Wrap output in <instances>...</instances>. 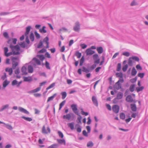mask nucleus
<instances>
[{
    "label": "nucleus",
    "mask_w": 148,
    "mask_h": 148,
    "mask_svg": "<svg viewBox=\"0 0 148 148\" xmlns=\"http://www.w3.org/2000/svg\"><path fill=\"white\" fill-rule=\"evenodd\" d=\"M72 110L73 112L77 115H78L79 113L77 111V106L76 104H73L71 106Z\"/></svg>",
    "instance_id": "nucleus-5"
},
{
    "label": "nucleus",
    "mask_w": 148,
    "mask_h": 148,
    "mask_svg": "<svg viewBox=\"0 0 148 148\" xmlns=\"http://www.w3.org/2000/svg\"><path fill=\"white\" fill-rule=\"evenodd\" d=\"M43 46V42L42 41H40L39 44L37 45V47L38 48H40Z\"/></svg>",
    "instance_id": "nucleus-53"
},
{
    "label": "nucleus",
    "mask_w": 148,
    "mask_h": 148,
    "mask_svg": "<svg viewBox=\"0 0 148 148\" xmlns=\"http://www.w3.org/2000/svg\"><path fill=\"white\" fill-rule=\"evenodd\" d=\"M92 101L94 105L97 107L98 105V102L96 97L95 96L92 97Z\"/></svg>",
    "instance_id": "nucleus-11"
},
{
    "label": "nucleus",
    "mask_w": 148,
    "mask_h": 148,
    "mask_svg": "<svg viewBox=\"0 0 148 148\" xmlns=\"http://www.w3.org/2000/svg\"><path fill=\"white\" fill-rule=\"evenodd\" d=\"M34 33L37 39H39L40 38V35L37 32V31H35Z\"/></svg>",
    "instance_id": "nucleus-48"
},
{
    "label": "nucleus",
    "mask_w": 148,
    "mask_h": 148,
    "mask_svg": "<svg viewBox=\"0 0 148 148\" xmlns=\"http://www.w3.org/2000/svg\"><path fill=\"white\" fill-rule=\"evenodd\" d=\"M61 94L62 95V99H64L66 96L67 94L66 92H62L61 93Z\"/></svg>",
    "instance_id": "nucleus-35"
},
{
    "label": "nucleus",
    "mask_w": 148,
    "mask_h": 148,
    "mask_svg": "<svg viewBox=\"0 0 148 148\" xmlns=\"http://www.w3.org/2000/svg\"><path fill=\"white\" fill-rule=\"evenodd\" d=\"M10 47L11 48L12 51H15L14 50H16L17 51V52H19L20 47L18 45L15 46H13L11 44L10 45Z\"/></svg>",
    "instance_id": "nucleus-4"
},
{
    "label": "nucleus",
    "mask_w": 148,
    "mask_h": 148,
    "mask_svg": "<svg viewBox=\"0 0 148 148\" xmlns=\"http://www.w3.org/2000/svg\"><path fill=\"white\" fill-rule=\"evenodd\" d=\"M6 72H8L9 73V75H12V68H7L5 69Z\"/></svg>",
    "instance_id": "nucleus-25"
},
{
    "label": "nucleus",
    "mask_w": 148,
    "mask_h": 148,
    "mask_svg": "<svg viewBox=\"0 0 148 148\" xmlns=\"http://www.w3.org/2000/svg\"><path fill=\"white\" fill-rule=\"evenodd\" d=\"M45 66L47 69H50L51 68L49 66V63L47 61L45 62Z\"/></svg>",
    "instance_id": "nucleus-55"
},
{
    "label": "nucleus",
    "mask_w": 148,
    "mask_h": 148,
    "mask_svg": "<svg viewBox=\"0 0 148 148\" xmlns=\"http://www.w3.org/2000/svg\"><path fill=\"white\" fill-rule=\"evenodd\" d=\"M97 66V64L95 63L92 65V66H91L89 70H90V71L95 69Z\"/></svg>",
    "instance_id": "nucleus-50"
},
{
    "label": "nucleus",
    "mask_w": 148,
    "mask_h": 148,
    "mask_svg": "<svg viewBox=\"0 0 148 148\" xmlns=\"http://www.w3.org/2000/svg\"><path fill=\"white\" fill-rule=\"evenodd\" d=\"M34 59L35 60L36 62V64L38 65H40L41 62L38 59H37L36 58H34Z\"/></svg>",
    "instance_id": "nucleus-58"
},
{
    "label": "nucleus",
    "mask_w": 148,
    "mask_h": 148,
    "mask_svg": "<svg viewBox=\"0 0 148 148\" xmlns=\"http://www.w3.org/2000/svg\"><path fill=\"white\" fill-rule=\"evenodd\" d=\"M123 95V93L122 92H119L117 94V97L119 99H121L122 98Z\"/></svg>",
    "instance_id": "nucleus-27"
},
{
    "label": "nucleus",
    "mask_w": 148,
    "mask_h": 148,
    "mask_svg": "<svg viewBox=\"0 0 148 148\" xmlns=\"http://www.w3.org/2000/svg\"><path fill=\"white\" fill-rule=\"evenodd\" d=\"M130 106L131 109L132 111L133 112H136V111L137 108L136 106V105L135 104H131L130 105Z\"/></svg>",
    "instance_id": "nucleus-14"
},
{
    "label": "nucleus",
    "mask_w": 148,
    "mask_h": 148,
    "mask_svg": "<svg viewBox=\"0 0 148 148\" xmlns=\"http://www.w3.org/2000/svg\"><path fill=\"white\" fill-rule=\"evenodd\" d=\"M20 53V52H16L15 51H12V52L7 53L5 55L6 57H8L12 55H18Z\"/></svg>",
    "instance_id": "nucleus-8"
},
{
    "label": "nucleus",
    "mask_w": 148,
    "mask_h": 148,
    "mask_svg": "<svg viewBox=\"0 0 148 148\" xmlns=\"http://www.w3.org/2000/svg\"><path fill=\"white\" fill-rule=\"evenodd\" d=\"M116 74L117 77H120V78L123 77V73L121 72L119 73H116Z\"/></svg>",
    "instance_id": "nucleus-46"
},
{
    "label": "nucleus",
    "mask_w": 148,
    "mask_h": 148,
    "mask_svg": "<svg viewBox=\"0 0 148 148\" xmlns=\"http://www.w3.org/2000/svg\"><path fill=\"white\" fill-rule=\"evenodd\" d=\"M18 110L20 111L21 112H23L26 114H29V112L27 110H26L25 109H24V108L22 107H19L18 108Z\"/></svg>",
    "instance_id": "nucleus-13"
},
{
    "label": "nucleus",
    "mask_w": 148,
    "mask_h": 148,
    "mask_svg": "<svg viewBox=\"0 0 148 148\" xmlns=\"http://www.w3.org/2000/svg\"><path fill=\"white\" fill-rule=\"evenodd\" d=\"M17 82H18L16 80H14L12 82V85L13 86H14L16 85L17 86Z\"/></svg>",
    "instance_id": "nucleus-57"
},
{
    "label": "nucleus",
    "mask_w": 148,
    "mask_h": 148,
    "mask_svg": "<svg viewBox=\"0 0 148 148\" xmlns=\"http://www.w3.org/2000/svg\"><path fill=\"white\" fill-rule=\"evenodd\" d=\"M84 56H82L81 58L80 59V64H79V65L80 66H82L83 64V63L84 62Z\"/></svg>",
    "instance_id": "nucleus-37"
},
{
    "label": "nucleus",
    "mask_w": 148,
    "mask_h": 148,
    "mask_svg": "<svg viewBox=\"0 0 148 148\" xmlns=\"http://www.w3.org/2000/svg\"><path fill=\"white\" fill-rule=\"evenodd\" d=\"M78 116L77 117V122L78 123H79L80 124L82 123V122L81 121V119H82V117L79 114V113L78 114Z\"/></svg>",
    "instance_id": "nucleus-26"
},
{
    "label": "nucleus",
    "mask_w": 148,
    "mask_h": 148,
    "mask_svg": "<svg viewBox=\"0 0 148 148\" xmlns=\"http://www.w3.org/2000/svg\"><path fill=\"white\" fill-rule=\"evenodd\" d=\"M82 71L86 73H88L90 71V70H89V68L88 69L84 66L82 67Z\"/></svg>",
    "instance_id": "nucleus-32"
},
{
    "label": "nucleus",
    "mask_w": 148,
    "mask_h": 148,
    "mask_svg": "<svg viewBox=\"0 0 148 148\" xmlns=\"http://www.w3.org/2000/svg\"><path fill=\"white\" fill-rule=\"evenodd\" d=\"M28 70L29 73H32L33 71V68L32 66L29 65L28 67Z\"/></svg>",
    "instance_id": "nucleus-20"
},
{
    "label": "nucleus",
    "mask_w": 148,
    "mask_h": 148,
    "mask_svg": "<svg viewBox=\"0 0 148 148\" xmlns=\"http://www.w3.org/2000/svg\"><path fill=\"white\" fill-rule=\"evenodd\" d=\"M31 28V27L30 26H27L26 28V31L25 34V36H27V35H28V34H29V32H30V29Z\"/></svg>",
    "instance_id": "nucleus-17"
},
{
    "label": "nucleus",
    "mask_w": 148,
    "mask_h": 148,
    "mask_svg": "<svg viewBox=\"0 0 148 148\" xmlns=\"http://www.w3.org/2000/svg\"><path fill=\"white\" fill-rule=\"evenodd\" d=\"M75 55L78 58H79L81 56L82 54L79 51H77L75 52Z\"/></svg>",
    "instance_id": "nucleus-38"
},
{
    "label": "nucleus",
    "mask_w": 148,
    "mask_h": 148,
    "mask_svg": "<svg viewBox=\"0 0 148 148\" xmlns=\"http://www.w3.org/2000/svg\"><path fill=\"white\" fill-rule=\"evenodd\" d=\"M138 5V3L135 0H133L131 3L130 5L131 6L136 5Z\"/></svg>",
    "instance_id": "nucleus-41"
},
{
    "label": "nucleus",
    "mask_w": 148,
    "mask_h": 148,
    "mask_svg": "<svg viewBox=\"0 0 148 148\" xmlns=\"http://www.w3.org/2000/svg\"><path fill=\"white\" fill-rule=\"evenodd\" d=\"M68 125L72 130H73L74 129V123L73 122L68 123Z\"/></svg>",
    "instance_id": "nucleus-36"
},
{
    "label": "nucleus",
    "mask_w": 148,
    "mask_h": 148,
    "mask_svg": "<svg viewBox=\"0 0 148 148\" xmlns=\"http://www.w3.org/2000/svg\"><path fill=\"white\" fill-rule=\"evenodd\" d=\"M88 133L85 130H84L82 132L83 134L86 137H88Z\"/></svg>",
    "instance_id": "nucleus-60"
},
{
    "label": "nucleus",
    "mask_w": 148,
    "mask_h": 148,
    "mask_svg": "<svg viewBox=\"0 0 148 148\" xmlns=\"http://www.w3.org/2000/svg\"><path fill=\"white\" fill-rule=\"evenodd\" d=\"M144 88V87L143 86L140 87H137L136 88V90H137L138 92H139L140 91H142Z\"/></svg>",
    "instance_id": "nucleus-42"
},
{
    "label": "nucleus",
    "mask_w": 148,
    "mask_h": 148,
    "mask_svg": "<svg viewBox=\"0 0 148 148\" xmlns=\"http://www.w3.org/2000/svg\"><path fill=\"white\" fill-rule=\"evenodd\" d=\"M121 69V64L120 63H118L117 66L116 70L117 71H119Z\"/></svg>",
    "instance_id": "nucleus-45"
},
{
    "label": "nucleus",
    "mask_w": 148,
    "mask_h": 148,
    "mask_svg": "<svg viewBox=\"0 0 148 148\" xmlns=\"http://www.w3.org/2000/svg\"><path fill=\"white\" fill-rule=\"evenodd\" d=\"M42 132L43 134H47L48 133L45 129V127L44 125L42 127Z\"/></svg>",
    "instance_id": "nucleus-49"
},
{
    "label": "nucleus",
    "mask_w": 148,
    "mask_h": 148,
    "mask_svg": "<svg viewBox=\"0 0 148 148\" xmlns=\"http://www.w3.org/2000/svg\"><path fill=\"white\" fill-rule=\"evenodd\" d=\"M93 58L94 60V62L97 64H98L100 63V60L99 58L98 55L97 54H94L93 56Z\"/></svg>",
    "instance_id": "nucleus-2"
},
{
    "label": "nucleus",
    "mask_w": 148,
    "mask_h": 148,
    "mask_svg": "<svg viewBox=\"0 0 148 148\" xmlns=\"http://www.w3.org/2000/svg\"><path fill=\"white\" fill-rule=\"evenodd\" d=\"M21 118L28 121H31L32 120V119L30 117H27L24 116H22Z\"/></svg>",
    "instance_id": "nucleus-34"
},
{
    "label": "nucleus",
    "mask_w": 148,
    "mask_h": 148,
    "mask_svg": "<svg viewBox=\"0 0 148 148\" xmlns=\"http://www.w3.org/2000/svg\"><path fill=\"white\" fill-rule=\"evenodd\" d=\"M75 127H77V131L80 133L81 132V128L80 126L78 124H76L75 126Z\"/></svg>",
    "instance_id": "nucleus-30"
},
{
    "label": "nucleus",
    "mask_w": 148,
    "mask_h": 148,
    "mask_svg": "<svg viewBox=\"0 0 148 148\" xmlns=\"http://www.w3.org/2000/svg\"><path fill=\"white\" fill-rule=\"evenodd\" d=\"M137 73V71L136 70L134 67H133L132 69L131 74L132 76H135Z\"/></svg>",
    "instance_id": "nucleus-23"
},
{
    "label": "nucleus",
    "mask_w": 148,
    "mask_h": 148,
    "mask_svg": "<svg viewBox=\"0 0 148 148\" xmlns=\"http://www.w3.org/2000/svg\"><path fill=\"white\" fill-rule=\"evenodd\" d=\"M57 94L55 93L53 95L48 98L47 100V102H48L51 101H52L53 100L54 98L56 96Z\"/></svg>",
    "instance_id": "nucleus-22"
},
{
    "label": "nucleus",
    "mask_w": 148,
    "mask_h": 148,
    "mask_svg": "<svg viewBox=\"0 0 148 148\" xmlns=\"http://www.w3.org/2000/svg\"><path fill=\"white\" fill-rule=\"evenodd\" d=\"M132 60H134L137 62H139V58L137 56H133L131 57Z\"/></svg>",
    "instance_id": "nucleus-51"
},
{
    "label": "nucleus",
    "mask_w": 148,
    "mask_h": 148,
    "mask_svg": "<svg viewBox=\"0 0 148 148\" xmlns=\"http://www.w3.org/2000/svg\"><path fill=\"white\" fill-rule=\"evenodd\" d=\"M128 66L127 64H125L124 66L122 68V70L124 72H125L127 70L128 68Z\"/></svg>",
    "instance_id": "nucleus-52"
},
{
    "label": "nucleus",
    "mask_w": 148,
    "mask_h": 148,
    "mask_svg": "<svg viewBox=\"0 0 148 148\" xmlns=\"http://www.w3.org/2000/svg\"><path fill=\"white\" fill-rule=\"evenodd\" d=\"M132 60L131 57H130L128 60V64L130 66H132L133 65Z\"/></svg>",
    "instance_id": "nucleus-33"
},
{
    "label": "nucleus",
    "mask_w": 148,
    "mask_h": 148,
    "mask_svg": "<svg viewBox=\"0 0 148 148\" xmlns=\"http://www.w3.org/2000/svg\"><path fill=\"white\" fill-rule=\"evenodd\" d=\"M126 101L127 102L130 103L134 102L135 103L136 102L133 99L132 96L130 95L127 96L126 98Z\"/></svg>",
    "instance_id": "nucleus-7"
},
{
    "label": "nucleus",
    "mask_w": 148,
    "mask_h": 148,
    "mask_svg": "<svg viewBox=\"0 0 148 148\" xmlns=\"http://www.w3.org/2000/svg\"><path fill=\"white\" fill-rule=\"evenodd\" d=\"M73 29L75 32H79V31L80 29V24L78 21H77L75 22Z\"/></svg>",
    "instance_id": "nucleus-3"
},
{
    "label": "nucleus",
    "mask_w": 148,
    "mask_h": 148,
    "mask_svg": "<svg viewBox=\"0 0 148 148\" xmlns=\"http://www.w3.org/2000/svg\"><path fill=\"white\" fill-rule=\"evenodd\" d=\"M9 105L6 104L2 106L1 108L0 109V112H2L4 110L8 108H9Z\"/></svg>",
    "instance_id": "nucleus-19"
},
{
    "label": "nucleus",
    "mask_w": 148,
    "mask_h": 148,
    "mask_svg": "<svg viewBox=\"0 0 148 148\" xmlns=\"http://www.w3.org/2000/svg\"><path fill=\"white\" fill-rule=\"evenodd\" d=\"M24 81L25 82H30L32 80L31 77H24Z\"/></svg>",
    "instance_id": "nucleus-24"
},
{
    "label": "nucleus",
    "mask_w": 148,
    "mask_h": 148,
    "mask_svg": "<svg viewBox=\"0 0 148 148\" xmlns=\"http://www.w3.org/2000/svg\"><path fill=\"white\" fill-rule=\"evenodd\" d=\"M137 80V77H136L134 78L131 79L130 81L132 83H134L136 82Z\"/></svg>",
    "instance_id": "nucleus-61"
},
{
    "label": "nucleus",
    "mask_w": 148,
    "mask_h": 148,
    "mask_svg": "<svg viewBox=\"0 0 148 148\" xmlns=\"http://www.w3.org/2000/svg\"><path fill=\"white\" fill-rule=\"evenodd\" d=\"M145 75V73H140L138 74V76L140 77L141 78L143 77Z\"/></svg>",
    "instance_id": "nucleus-62"
},
{
    "label": "nucleus",
    "mask_w": 148,
    "mask_h": 148,
    "mask_svg": "<svg viewBox=\"0 0 148 148\" xmlns=\"http://www.w3.org/2000/svg\"><path fill=\"white\" fill-rule=\"evenodd\" d=\"M27 68L25 66H23L21 69V72L23 73V75H26L27 74V73L26 72Z\"/></svg>",
    "instance_id": "nucleus-15"
},
{
    "label": "nucleus",
    "mask_w": 148,
    "mask_h": 148,
    "mask_svg": "<svg viewBox=\"0 0 148 148\" xmlns=\"http://www.w3.org/2000/svg\"><path fill=\"white\" fill-rule=\"evenodd\" d=\"M120 117L121 119L124 120L125 117V114L123 113H121L120 114Z\"/></svg>",
    "instance_id": "nucleus-39"
},
{
    "label": "nucleus",
    "mask_w": 148,
    "mask_h": 148,
    "mask_svg": "<svg viewBox=\"0 0 148 148\" xmlns=\"http://www.w3.org/2000/svg\"><path fill=\"white\" fill-rule=\"evenodd\" d=\"M86 52L87 56H91L95 53V51L92 50L89 48L87 49L86 51Z\"/></svg>",
    "instance_id": "nucleus-9"
},
{
    "label": "nucleus",
    "mask_w": 148,
    "mask_h": 148,
    "mask_svg": "<svg viewBox=\"0 0 148 148\" xmlns=\"http://www.w3.org/2000/svg\"><path fill=\"white\" fill-rule=\"evenodd\" d=\"M135 87V85L134 84H131L129 88V90L131 92H133L134 90V88Z\"/></svg>",
    "instance_id": "nucleus-31"
},
{
    "label": "nucleus",
    "mask_w": 148,
    "mask_h": 148,
    "mask_svg": "<svg viewBox=\"0 0 148 148\" xmlns=\"http://www.w3.org/2000/svg\"><path fill=\"white\" fill-rule=\"evenodd\" d=\"M49 37L47 36H46L43 39V42H45L46 43H49Z\"/></svg>",
    "instance_id": "nucleus-56"
},
{
    "label": "nucleus",
    "mask_w": 148,
    "mask_h": 148,
    "mask_svg": "<svg viewBox=\"0 0 148 148\" xmlns=\"http://www.w3.org/2000/svg\"><path fill=\"white\" fill-rule=\"evenodd\" d=\"M57 140L58 143L61 144H64L65 145H66V141L64 139H57Z\"/></svg>",
    "instance_id": "nucleus-18"
},
{
    "label": "nucleus",
    "mask_w": 148,
    "mask_h": 148,
    "mask_svg": "<svg viewBox=\"0 0 148 148\" xmlns=\"http://www.w3.org/2000/svg\"><path fill=\"white\" fill-rule=\"evenodd\" d=\"M46 28L45 26H43L42 27V29H39L40 32L41 33H46L47 32V31L45 29Z\"/></svg>",
    "instance_id": "nucleus-43"
},
{
    "label": "nucleus",
    "mask_w": 148,
    "mask_h": 148,
    "mask_svg": "<svg viewBox=\"0 0 148 148\" xmlns=\"http://www.w3.org/2000/svg\"><path fill=\"white\" fill-rule=\"evenodd\" d=\"M66 101L64 100L61 103H60L59 105V110H60L62 107L66 103Z\"/></svg>",
    "instance_id": "nucleus-29"
},
{
    "label": "nucleus",
    "mask_w": 148,
    "mask_h": 148,
    "mask_svg": "<svg viewBox=\"0 0 148 148\" xmlns=\"http://www.w3.org/2000/svg\"><path fill=\"white\" fill-rule=\"evenodd\" d=\"M55 85V83H53L52 84H51L46 89L47 90L51 88H53L54 87Z\"/></svg>",
    "instance_id": "nucleus-47"
},
{
    "label": "nucleus",
    "mask_w": 148,
    "mask_h": 148,
    "mask_svg": "<svg viewBox=\"0 0 148 148\" xmlns=\"http://www.w3.org/2000/svg\"><path fill=\"white\" fill-rule=\"evenodd\" d=\"M5 125V127L8 129L10 130H11L12 129V127L10 125L6 124Z\"/></svg>",
    "instance_id": "nucleus-54"
},
{
    "label": "nucleus",
    "mask_w": 148,
    "mask_h": 148,
    "mask_svg": "<svg viewBox=\"0 0 148 148\" xmlns=\"http://www.w3.org/2000/svg\"><path fill=\"white\" fill-rule=\"evenodd\" d=\"M118 99H118L117 97L116 98H115L113 100V103L114 104L117 103L118 102Z\"/></svg>",
    "instance_id": "nucleus-63"
},
{
    "label": "nucleus",
    "mask_w": 148,
    "mask_h": 148,
    "mask_svg": "<svg viewBox=\"0 0 148 148\" xmlns=\"http://www.w3.org/2000/svg\"><path fill=\"white\" fill-rule=\"evenodd\" d=\"M29 38L31 40L32 42L34 41V36L33 33L31 32L29 36Z\"/></svg>",
    "instance_id": "nucleus-28"
},
{
    "label": "nucleus",
    "mask_w": 148,
    "mask_h": 148,
    "mask_svg": "<svg viewBox=\"0 0 148 148\" xmlns=\"http://www.w3.org/2000/svg\"><path fill=\"white\" fill-rule=\"evenodd\" d=\"M123 55L127 57H128L130 56V53L129 52H125L123 53Z\"/></svg>",
    "instance_id": "nucleus-64"
},
{
    "label": "nucleus",
    "mask_w": 148,
    "mask_h": 148,
    "mask_svg": "<svg viewBox=\"0 0 148 148\" xmlns=\"http://www.w3.org/2000/svg\"><path fill=\"white\" fill-rule=\"evenodd\" d=\"M11 58L12 61V68L13 69H15L16 67L18 65V63L15 60H18L19 59L18 57H11Z\"/></svg>",
    "instance_id": "nucleus-1"
},
{
    "label": "nucleus",
    "mask_w": 148,
    "mask_h": 148,
    "mask_svg": "<svg viewBox=\"0 0 148 148\" xmlns=\"http://www.w3.org/2000/svg\"><path fill=\"white\" fill-rule=\"evenodd\" d=\"M9 82L7 81V80H5L3 83V86L4 88H5L9 84Z\"/></svg>",
    "instance_id": "nucleus-44"
},
{
    "label": "nucleus",
    "mask_w": 148,
    "mask_h": 148,
    "mask_svg": "<svg viewBox=\"0 0 148 148\" xmlns=\"http://www.w3.org/2000/svg\"><path fill=\"white\" fill-rule=\"evenodd\" d=\"M120 108L119 106L117 105H114L112 107L113 111L116 114L118 113L119 111Z\"/></svg>",
    "instance_id": "nucleus-6"
},
{
    "label": "nucleus",
    "mask_w": 148,
    "mask_h": 148,
    "mask_svg": "<svg viewBox=\"0 0 148 148\" xmlns=\"http://www.w3.org/2000/svg\"><path fill=\"white\" fill-rule=\"evenodd\" d=\"M96 49L98 53L99 54L102 53L103 51V48L101 47H97Z\"/></svg>",
    "instance_id": "nucleus-16"
},
{
    "label": "nucleus",
    "mask_w": 148,
    "mask_h": 148,
    "mask_svg": "<svg viewBox=\"0 0 148 148\" xmlns=\"http://www.w3.org/2000/svg\"><path fill=\"white\" fill-rule=\"evenodd\" d=\"M71 115L73 116L74 114L73 113H71L70 114H67L66 115H64L63 116V118L64 119H66L68 120H69L71 117Z\"/></svg>",
    "instance_id": "nucleus-12"
},
{
    "label": "nucleus",
    "mask_w": 148,
    "mask_h": 148,
    "mask_svg": "<svg viewBox=\"0 0 148 148\" xmlns=\"http://www.w3.org/2000/svg\"><path fill=\"white\" fill-rule=\"evenodd\" d=\"M114 88L117 90L121 89V84L120 83L116 82L114 86Z\"/></svg>",
    "instance_id": "nucleus-10"
},
{
    "label": "nucleus",
    "mask_w": 148,
    "mask_h": 148,
    "mask_svg": "<svg viewBox=\"0 0 148 148\" xmlns=\"http://www.w3.org/2000/svg\"><path fill=\"white\" fill-rule=\"evenodd\" d=\"M10 13L9 12H1L0 13V16H5L9 14Z\"/></svg>",
    "instance_id": "nucleus-59"
},
{
    "label": "nucleus",
    "mask_w": 148,
    "mask_h": 148,
    "mask_svg": "<svg viewBox=\"0 0 148 148\" xmlns=\"http://www.w3.org/2000/svg\"><path fill=\"white\" fill-rule=\"evenodd\" d=\"M94 145V144L92 141H90L88 142L87 143V147H91Z\"/></svg>",
    "instance_id": "nucleus-40"
},
{
    "label": "nucleus",
    "mask_w": 148,
    "mask_h": 148,
    "mask_svg": "<svg viewBox=\"0 0 148 148\" xmlns=\"http://www.w3.org/2000/svg\"><path fill=\"white\" fill-rule=\"evenodd\" d=\"M59 145L57 143L53 144L49 146L47 148H58Z\"/></svg>",
    "instance_id": "nucleus-21"
}]
</instances>
